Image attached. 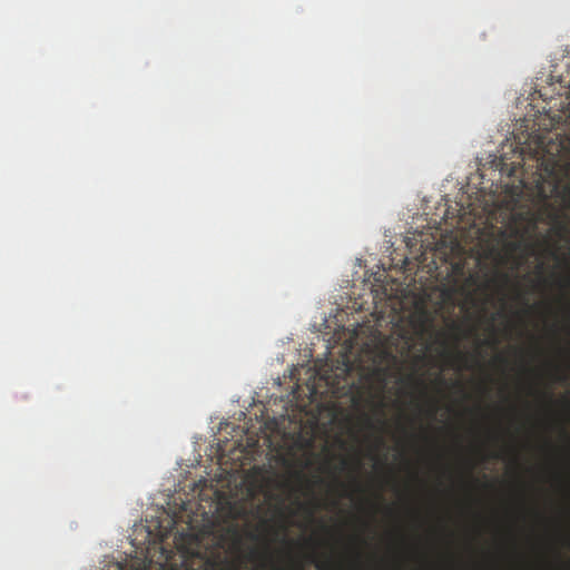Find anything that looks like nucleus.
I'll return each mask as SVG.
<instances>
[{"label": "nucleus", "mask_w": 570, "mask_h": 570, "mask_svg": "<svg viewBox=\"0 0 570 570\" xmlns=\"http://www.w3.org/2000/svg\"><path fill=\"white\" fill-rule=\"evenodd\" d=\"M366 422L368 425H371V420L368 417H366Z\"/></svg>", "instance_id": "nucleus-8"}, {"label": "nucleus", "mask_w": 570, "mask_h": 570, "mask_svg": "<svg viewBox=\"0 0 570 570\" xmlns=\"http://www.w3.org/2000/svg\"><path fill=\"white\" fill-rule=\"evenodd\" d=\"M298 570H304V568L303 567H298Z\"/></svg>", "instance_id": "nucleus-10"}, {"label": "nucleus", "mask_w": 570, "mask_h": 570, "mask_svg": "<svg viewBox=\"0 0 570 570\" xmlns=\"http://www.w3.org/2000/svg\"><path fill=\"white\" fill-rule=\"evenodd\" d=\"M412 380L414 381V383L417 385V386H422L423 389H426V385H424V381L423 380H420V379H413Z\"/></svg>", "instance_id": "nucleus-3"}, {"label": "nucleus", "mask_w": 570, "mask_h": 570, "mask_svg": "<svg viewBox=\"0 0 570 570\" xmlns=\"http://www.w3.org/2000/svg\"><path fill=\"white\" fill-rule=\"evenodd\" d=\"M454 360L461 364H463L466 368L470 367V362L476 361L475 356H471L466 353H463L461 351H456L454 354Z\"/></svg>", "instance_id": "nucleus-1"}, {"label": "nucleus", "mask_w": 570, "mask_h": 570, "mask_svg": "<svg viewBox=\"0 0 570 570\" xmlns=\"http://www.w3.org/2000/svg\"><path fill=\"white\" fill-rule=\"evenodd\" d=\"M495 361H498V362H499V363H501V364H507V363H508L507 358H505V357H503V356H501V355H498V356L495 357Z\"/></svg>", "instance_id": "nucleus-4"}, {"label": "nucleus", "mask_w": 570, "mask_h": 570, "mask_svg": "<svg viewBox=\"0 0 570 570\" xmlns=\"http://www.w3.org/2000/svg\"><path fill=\"white\" fill-rule=\"evenodd\" d=\"M435 412H436V403H435V402H433V403H432L431 415H434V414H435Z\"/></svg>", "instance_id": "nucleus-5"}, {"label": "nucleus", "mask_w": 570, "mask_h": 570, "mask_svg": "<svg viewBox=\"0 0 570 570\" xmlns=\"http://www.w3.org/2000/svg\"><path fill=\"white\" fill-rule=\"evenodd\" d=\"M342 466H343V469H345V468L347 466V462H346V461H343V462H342Z\"/></svg>", "instance_id": "nucleus-6"}, {"label": "nucleus", "mask_w": 570, "mask_h": 570, "mask_svg": "<svg viewBox=\"0 0 570 570\" xmlns=\"http://www.w3.org/2000/svg\"><path fill=\"white\" fill-rule=\"evenodd\" d=\"M568 283L570 284V279H569V282H568Z\"/></svg>", "instance_id": "nucleus-11"}, {"label": "nucleus", "mask_w": 570, "mask_h": 570, "mask_svg": "<svg viewBox=\"0 0 570 570\" xmlns=\"http://www.w3.org/2000/svg\"><path fill=\"white\" fill-rule=\"evenodd\" d=\"M501 278H502L503 281H507V279H508V276H507V275H501Z\"/></svg>", "instance_id": "nucleus-7"}, {"label": "nucleus", "mask_w": 570, "mask_h": 570, "mask_svg": "<svg viewBox=\"0 0 570 570\" xmlns=\"http://www.w3.org/2000/svg\"><path fill=\"white\" fill-rule=\"evenodd\" d=\"M563 193H564V203L568 207H570V183H567L563 186Z\"/></svg>", "instance_id": "nucleus-2"}, {"label": "nucleus", "mask_w": 570, "mask_h": 570, "mask_svg": "<svg viewBox=\"0 0 570 570\" xmlns=\"http://www.w3.org/2000/svg\"><path fill=\"white\" fill-rule=\"evenodd\" d=\"M233 532L237 537V529H233Z\"/></svg>", "instance_id": "nucleus-9"}]
</instances>
